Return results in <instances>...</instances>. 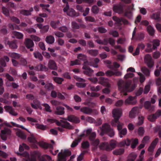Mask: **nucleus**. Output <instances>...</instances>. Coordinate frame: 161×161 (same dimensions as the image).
Listing matches in <instances>:
<instances>
[{
    "label": "nucleus",
    "instance_id": "0e129e2a",
    "mask_svg": "<svg viewBox=\"0 0 161 161\" xmlns=\"http://www.w3.org/2000/svg\"><path fill=\"white\" fill-rule=\"evenodd\" d=\"M20 13L24 15H30L31 14V13H30V12L28 11V10L23 9L21 10L20 11Z\"/></svg>",
    "mask_w": 161,
    "mask_h": 161
},
{
    "label": "nucleus",
    "instance_id": "09e8293b",
    "mask_svg": "<svg viewBox=\"0 0 161 161\" xmlns=\"http://www.w3.org/2000/svg\"><path fill=\"white\" fill-rule=\"evenodd\" d=\"M132 142L131 146V147L132 148L136 147L138 143V139L135 138L132 139Z\"/></svg>",
    "mask_w": 161,
    "mask_h": 161
},
{
    "label": "nucleus",
    "instance_id": "0eeeda50",
    "mask_svg": "<svg viewBox=\"0 0 161 161\" xmlns=\"http://www.w3.org/2000/svg\"><path fill=\"white\" fill-rule=\"evenodd\" d=\"M11 134V131L10 129L8 128H5L4 129L1 130L0 136L3 140L5 141L6 140L8 137Z\"/></svg>",
    "mask_w": 161,
    "mask_h": 161
},
{
    "label": "nucleus",
    "instance_id": "13d9d810",
    "mask_svg": "<svg viewBox=\"0 0 161 161\" xmlns=\"http://www.w3.org/2000/svg\"><path fill=\"white\" fill-rule=\"evenodd\" d=\"M51 160V157L47 155H44L41 158V161H48Z\"/></svg>",
    "mask_w": 161,
    "mask_h": 161
},
{
    "label": "nucleus",
    "instance_id": "a878e982",
    "mask_svg": "<svg viewBox=\"0 0 161 161\" xmlns=\"http://www.w3.org/2000/svg\"><path fill=\"white\" fill-rule=\"evenodd\" d=\"M67 120L71 122L78 123L80 122L79 119L73 115L69 116L68 117Z\"/></svg>",
    "mask_w": 161,
    "mask_h": 161
},
{
    "label": "nucleus",
    "instance_id": "39448f33",
    "mask_svg": "<svg viewBox=\"0 0 161 161\" xmlns=\"http://www.w3.org/2000/svg\"><path fill=\"white\" fill-rule=\"evenodd\" d=\"M71 154L70 152L68 150H62L58 155V161H66V157Z\"/></svg>",
    "mask_w": 161,
    "mask_h": 161
},
{
    "label": "nucleus",
    "instance_id": "9b49d317",
    "mask_svg": "<svg viewBox=\"0 0 161 161\" xmlns=\"http://www.w3.org/2000/svg\"><path fill=\"white\" fill-rule=\"evenodd\" d=\"M110 129V126L107 123L103 124L102 127L100 128L102 132L100 133V135L102 136L104 133H107Z\"/></svg>",
    "mask_w": 161,
    "mask_h": 161
},
{
    "label": "nucleus",
    "instance_id": "bb28decb",
    "mask_svg": "<svg viewBox=\"0 0 161 161\" xmlns=\"http://www.w3.org/2000/svg\"><path fill=\"white\" fill-rule=\"evenodd\" d=\"M46 42L49 44H52L55 42V38L52 35H49L46 36L45 38Z\"/></svg>",
    "mask_w": 161,
    "mask_h": 161
},
{
    "label": "nucleus",
    "instance_id": "680f3d73",
    "mask_svg": "<svg viewBox=\"0 0 161 161\" xmlns=\"http://www.w3.org/2000/svg\"><path fill=\"white\" fill-rule=\"evenodd\" d=\"M49 26L48 25L44 26L42 29L40 30V32L42 33H46L47 32L49 29Z\"/></svg>",
    "mask_w": 161,
    "mask_h": 161
},
{
    "label": "nucleus",
    "instance_id": "052dcab7",
    "mask_svg": "<svg viewBox=\"0 0 161 161\" xmlns=\"http://www.w3.org/2000/svg\"><path fill=\"white\" fill-rule=\"evenodd\" d=\"M31 38L34 41L36 42H38L41 40V38L38 36L35 35L30 36Z\"/></svg>",
    "mask_w": 161,
    "mask_h": 161
},
{
    "label": "nucleus",
    "instance_id": "f8f14e48",
    "mask_svg": "<svg viewBox=\"0 0 161 161\" xmlns=\"http://www.w3.org/2000/svg\"><path fill=\"white\" fill-rule=\"evenodd\" d=\"M99 83L107 87H110L108 80L106 78L101 77L99 78Z\"/></svg>",
    "mask_w": 161,
    "mask_h": 161
},
{
    "label": "nucleus",
    "instance_id": "e433bc0d",
    "mask_svg": "<svg viewBox=\"0 0 161 161\" xmlns=\"http://www.w3.org/2000/svg\"><path fill=\"white\" fill-rule=\"evenodd\" d=\"M137 157V155L135 153H132L129 156L128 159L127 161H134Z\"/></svg>",
    "mask_w": 161,
    "mask_h": 161
},
{
    "label": "nucleus",
    "instance_id": "c03bdc74",
    "mask_svg": "<svg viewBox=\"0 0 161 161\" xmlns=\"http://www.w3.org/2000/svg\"><path fill=\"white\" fill-rule=\"evenodd\" d=\"M141 70L146 75L149 76L150 75V71L147 68L145 67H142L141 68Z\"/></svg>",
    "mask_w": 161,
    "mask_h": 161
},
{
    "label": "nucleus",
    "instance_id": "473e14b6",
    "mask_svg": "<svg viewBox=\"0 0 161 161\" xmlns=\"http://www.w3.org/2000/svg\"><path fill=\"white\" fill-rule=\"evenodd\" d=\"M41 147H43L45 148H51L53 147V146L51 145L48 144L46 142H41L39 143L38 142V144Z\"/></svg>",
    "mask_w": 161,
    "mask_h": 161
},
{
    "label": "nucleus",
    "instance_id": "412c9836",
    "mask_svg": "<svg viewBox=\"0 0 161 161\" xmlns=\"http://www.w3.org/2000/svg\"><path fill=\"white\" fill-rule=\"evenodd\" d=\"M81 112L84 114H89L92 112V109L87 107H83L81 108L80 109Z\"/></svg>",
    "mask_w": 161,
    "mask_h": 161
},
{
    "label": "nucleus",
    "instance_id": "f03ea898",
    "mask_svg": "<svg viewBox=\"0 0 161 161\" xmlns=\"http://www.w3.org/2000/svg\"><path fill=\"white\" fill-rule=\"evenodd\" d=\"M116 145V141L112 140L109 143L106 142H102L99 145V147L100 149L101 150L110 151L115 147Z\"/></svg>",
    "mask_w": 161,
    "mask_h": 161
},
{
    "label": "nucleus",
    "instance_id": "c85d7f7f",
    "mask_svg": "<svg viewBox=\"0 0 161 161\" xmlns=\"http://www.w3.org/2000/svg\"><path fill=\"white\" fill-rule=\"evenodd\" d=\"M35 69L37 71H47L48 69L45 66L42 64H39L35 67Z\"/></svg>",
    "mask_w": 161,
    "mask_h": 161
},
{
    "label": "nucleus",
    "instance_id": "6e6552de",
    "mask_svg": "<svg viewBox=\"0 0 161 161\" xmlns=\"http://www.w3.org/2000/svg\"><path fill=\"white\" fill-rule=\"evenodd\" d=\"M133 7V4L129 6L125 13V15L129 19H131L132 16V11L134 10Z\"/></svg>",
    "mask_w": 161,
    "mask_h": 161
},
{
    "label": "nucleus",
    "instance_id": "ea45409f",
    "mask_svg": "<svg viewBox=\"0 0 161 161\" xmlns=\"http://www.w3.org/2000/svg\"><path fill=\"white\" fill-rule=\"evenodd\" d=\"M147 30L150 36H153L155 32V30L153 27L151 25H149L147 27Z\"/></svg>",
    "mask_w": 161,
    "mask_h": 161
},
{
    "label": "nucleus",
    "instance_id": "3c124183",
    "mask_svg": "<svg viewBox=\"0 0 161 161\" xmlns=\"http://www.w3.org/2000/svg\"><path fill=\"white\" fill-rule=\"evenodd\" d=\"M53 80L56 82L58 84H62V82L64 81V79L63 78L59 77H54Z\"/></svg>",
    "mask_w": 161,
    "mask_h": 161
},
{
    "label": "nucleus",
    "instance_id": "ddd939ff",
    "mask_svg": "<svg viewBox=\"0 0 161 161\" xmlns=\"http://www.w3.org/2000/svg\"><path fill=\"white\" fill-rule=\"evenodd\" d=\"M5 111L9 113L10 114L13 116H16L18 115L17 113L16 112L12 107L9 106H6L4 107Z\"/></svg>",
    "mask_w": 161,
    "mask_h": 161
},
{
    "label": "nucleus",
    "instance_id": "423d86ee",
    "mask_svg": "<svg viewBox=\"0 0 161 161\" xmlns=\"http://www.w3.org/2000/svg\"><path fill=\"white\" fill-rule=\"evenodd\" d=\"M144 61L148 67L149 68L152 67L154 65V61L152 59L151 56L149 54H147L145 56Z\"/></svg>",
    "mask_w": 161,
    "mask_h": 161
},
{
    "label": "nucleus",
    "instance_id": "338daca9",
    "mask_svg": "<svg viewBox=\"0 0 161 161\" xmlns=\"http://www.w3.org/2000/svg\"><path fill=\"white\" fill-rule=\"evenodd\" d=\"M45 88L47 90H51L53 89L54 87L51 83H48L45 85Z\"/></svg>",
    "mask_w": 161,
    "mask_h": 161
},
{
    "label": "nucleus",
    "instance_id": "f3484780",
    "mask_svg": "<svg viewBox=\"0 0 161 161\" xmlns=\"http://www.w3.org/2000/svg\"><path fill=\"white\" fill-rule=\"evenodd\" d=\"M33 103H31V107L35 109H42V107L41 106V104L40 102L37 100H34L33 101Z\"/></svg>",
    "mask_w": 161,
    "mask_h": 161
},
{
    "label": "nucleus",
    "instance_id": "69168bd1",
    "mask_svg": "<svg viewBox=\"0 0 161 161\" xmlns=\"http://www.w3.org/2000/svg\"><path fill=\"white\" fill-rule=\"evenodd\" d=\"M144 107L145 108L149 110H151V105L150 102L149 101H147L145 102L144 104Z\"/></svg>",
    "mask_w": 161,
    "mask_h": 161
},
{
    "label": "nucleus",
    "instance_id": "2eb2a0df",
    "mask_svg": "<svg viewBox=\"0 0 161 161\" xmlns=\"http://www.w3.org/2000/svg\"><path fill=\"white\" fill-rule=\"evenodd\" d=\"M48 68L51 69L57 70L58 67L55 62L53 60H49L47 64Z\"/></svg>",
    "mask_w": 161,
    "mask_h": 161
},
{
    "label": "nucleus",
    "instance_id": "dca6fc26",
    "mask_svg": "<svg viewBox=\"0 0 161 161\" xmlns=\"http://www.w3.org/2000/svg\"><path fill=\"white\" fill-rule=\"evenodd\" d=\"M61 123L56 121V124L58 125H61L63 127L69 129H72L73 127L70 125L69 123L66 121H61Z\"/></svg>",
    "mask_w": 161,
    "mask_h": 161
},
{
    "label": "nucleus",
    "instance_id": "5701e85b",
    "mask_svg": "<svg viewBox=\"0 0 161 161\" xmlns=\"http://www.w3.org/2000/svg\"><path fill=\"white\" fill-rule=\"evenodd\" d=\"M25 44L27 48H30L34 46V43L33 41L30 39H25Z\"/></svg>",
    "mask_w": 161,
    "mask_h": 161
},
{
    "label": "nucleus",
    "instance_id": "4468645a",
    "mask_svg": "<svg viewBox=\"0 0 161 161\" xmlns=\"http://www.w3.org/2000/svg\"><path fill=\"white\" fill-rule=\"evenodd\" d=\"M86 63H85L82 68V69L85 70L83 72L85 74L89 76H91L93 72V71L90 68L86 66Z\"/></svg>",
    "mask_w": 161,
    "mask_h": 161
},
{
    "label": "nucleus",
    "instance_id": "cd10ccee",
    "mask_svg": "<svg viewBox=\"0 0 161 161\" xmlns=\"http://www.w3.org/2000/svg\"><path fill=\"white\" fill-rule=\"evenodd\" d=\"M9 61L8 57L7 56H4L2 58H1L0 60V64L3 67H5L6 66L5 61L8 62Z\"/></svg>",
    "mask_w": 161,
    "mask_h": 161
},
{
    "label": "nucleus",
    "instance_id": "603ef678",
    "mask_svg": "<svg viewBox=\"0 0 161 161\" xmlns=\"http://www.w3.org/2000/svg\"><path fill=\"white\" fill-rule=\"evenodd\" d=\"M34 55L36 58H38L41 61L42 60V56L40 53L39 52H34Z\"/></svg>",
    "mask_w": 161,
    "mask_h": 161
},
{
    "label": "nucleus",
    "instance_id": "6e6d98bb",
    "mask_svg": "<svg viewBox=\"0 0 161 161\" xmlns=\"http://www.w3.org/2000/svg\"><path fill=\"white\" fill-rule=\"evenodd\" d=\"M91 10L94 14H97L99 11V8L96 5L93 6L92 7Z\"/></svg>",
    "mask_w": 161,
    "mask_h": 161
},
{
    "label": "nucleus",
    "instance_id": "a18cd8bd",
    "mask_svg": "<svg viewBox=\"0 0 161 161\" xmlns=\"http://www.w3.org/2000/svg\"><path fill=\"white\" fill-rule=\"evenodd\" d=\"M152 43L153 45V48L154 49L159 45L160 41L157 39L154 40L152 42Z\"/></svg>",
    "mask_w": 161,
    "mask_h": 161
},
{
    "label": "nucleus",
    "instance_id": "4c0bfd02",
    "mask_svg": "<svg viewBox=\"0 0 161 161\" xmlns=\"http://www.w3.org/2000/svg\"><path fill=\"white\" fill-rule=\"evenodd\" d=\"M8 44L9 47L11 48L15 49L17 48L18 47L16 41H9L8 42Z\"/></svg>",
    "mask_w": 161,
    "mask_h": 161
},
{
    "label": "nucleus",
    "instance_id": "49530a36",
    "mask_svg": "<svg viewBox=\"0 0 161 161\" xmlns=\"http://www.w3.org/2000/svg\"><path fill=\"white\" fill-rule=\"evenodd\" d=\"M157 119L154 114L149 115L147 117L148 119L151 122L154 121Z\"/></svg>",
    "mask_w": 161,
    "mask_h": 161
},
{
    "label": "nucleus",
    "instance_id": "c9c22d12",
    "mask_svg": "<svg viewBox=\"0 0 161 161\" xmlns=\"http://www.w3.org/2000/svg\"><path fill=\"white\" fill-rule=\"evenodd\" d=\"M124 150L123 149L120 148L116 149L113 152V153L115 155H120L123 153Z\"/></svg>",
    "mask_w": 161,
    "mask_h": 161
},
{
    "label": "nucleus",
    "instance_id": "4be33fe9",
    "mask_svg": "<svg viewBox=\"0 0 161 161\" xmlns=\"http://www.w3.org/2000/svg\"><path fill=\"white\" fill-rule=\"evenodd\" d=\"M12 36L13 38L19 39H22L23 37V35L22 33L16 31H13L12 32Z\"/></svg>",
    "mask_w": 161,
    "mask_h": 161
},
{
    "label": "nucleus",
    "instance_id": "20e7f679",
    "mask_svg": "<svg viewBox=\"0 0 161 161\" xmlns=\"http://www.w3.org/2000/svg\"><path fill=\"white\" fill-rule=\"evenodd\" d=\"M16 153L18 155H22L23 156L25 157L27 159H29L30 161H36V158L38 157L40 155L39 152L34 151L31 153V158H29V154L27 152H25L22 154L19 152H17Z\"/></svg>",
    "mask_w": 161,
    "mask_h": 161
},
{
    "label": "nucleus",
    "instance_id": "72a5a7b5",
    "mask_svg": "<svg viewBox=\"0 0 161 161\" xmlns=\"http://www.w3.org/2000/svg\"><path fill=\"white\" fill-rule=\"evenodd\" d=\"M150 17L151 18L157 21H159L161 20V19L160 17V13H159L153 14L151 15Z\"/></svg>",
    "mask_w": 161,
    "mask_h": 161
},
{
    "label": "nucleus",
    "instance_id": "9d476101",
    "mask_svg": "<svg viewBox=\"0 0 161 161\" xmlns=\"http://www.w3.org/2000/svg\"><path fill=\"white\" fill-rule=\"evenodd\" d=\"M136 103L135 99V97L132 96H129L126 99L125 101V104L126 105H134Z\"/></svg>",
    "mask_w": 161,
    "mask_h": 161
},
{
    "label": "nucleus",
    "instance_id": "f704fd0d",
    "mask_svg": "<svg viewBox=\"0 0 161 161\" xmlns=\"http://www.w3.org/2000/svg\"><path fill=\"white\" fill-rule=\"evenodd\" d=\"M9 56L11 57L12 59H19L20 57V55L16 53H8Z\"/></svg>",
    "mask_w": 161,
    "mask_h": 161
},
{
    "label": "nucleus",
    "instance_id": "6ab92c4d",
    "mask_svg": "<svg viewBox=\"0 0 161 161\" xmlns=\"http://www.w3.org/2000/svg\"><path fill=\"white\" fill-rule=\"evenodd\" d=\"M113 11L118 13L120 14L123 12L122 6L120 5H115L113 7Z\"/></svg>",
    "mask_w": 161,
    "mask_h": 161
},
{
    "label": "nucleus",
    "instance_id": "a211bd4d",
    "mask_svg": "<svg viewBox=\"0 0 161 161\" xmlns=\"http://www.w3.org/2000/svg\"><path fill=\"white\" fill-rule=\"evenodd\" d=\"M113 19L118 24H122V23L125 24H128V21L122 18L119 19L116 17L114 16L113 17Z\"/></svg>",
    "mask_w": 161,
    "mask_h": 161
},
{
    "label": "nucleus",
    "instance_id": "2f4dec72",
    "mask_svg": "<svg viewBox=\"0 0 161 161\" xmlns=\"http://www.w3.org/2000/svg\"><path fill=\"white\" fill-rule=\"evenodd\" d=\"M16 134L17 136L23 139H25L26 135L20 130L18 129L16 132Z\"/></svg>",
    "mask_w": 161,
    "mask_h": 161
},
{
    "label": "nucleus",
    "instance_id": "e2e57ef3",
    "mask_svg": "<svg viewBox=\"0 0 161 161\" xmlns=\"http://www.w3.org/2000/svg\"><path fill=\"white\" fill-rule=\"evenodd\" d=\"M10 20L12 22L15 23L19 24L20 23V20L19 19L15 17H10Z\"/></svg>",
    "mask_w": 161,
    "mask_h": 161
},
{
    "label": "nucleus",
    "instance_id": "f257e3e1",
    "mask_svg": "<svg viewBox=\"0 0 161 161\" xmlns=\"http://www.w3.org/2000/svg\"><path fill=\"white\" fill-rule=\"evenodd\" d=\"M118 89L124 95H126L128 92L132 91L136 87L135 84L131 85V81L128 80L125 82L122 80L118 83Z\"/></svg>",
    "mask_w": 161,
    "mask_h": 161
},
{
    "label": "nucleus",
    "instance_id": "de8ad7c7",
    "mask_svg": "<svg viewBox=\"0 0 161 161\" xmlns=\"http://www.w3.org/2000/svg\"><path fill=\"white\" fill-rule=\"evenodd\" d=\"M88 53L92 56H96L98 53V51L97 50H90L87 51Z\"/></svg>",
    "mask_w": 161,
    "mask_h": 161
},
{
    "label": "nucleus",
    "instance_id": "8fccbe9b",
    "mask_svg": "<svg viewBox=\"0 0 161 161\" xmlns=\"http://www.w3.org/2000/svg\"><path fill=\"white\" fill-rule=\"evenodd\" d=\"M40 6L42 8V9L45 10L49 13L51 12L50 10L48 8L50 6V5L49 4H40Z\"/></svg>",
    "mask_w": 161,
    "mask_h": 161
},
{
    "label": "nucleus",
    "instance_id": "79ce46f5",
    "mask_svg": "<svg viewBox=\"0 0 161 161\" xmlns=\"http://www.w3.org/2000/svg\"><path fill=\"white\" fill-rule=\"evenodd\" d=\"M60 23L59 21H52L50 23L51 27L54 29L56 28L60 25Z\"/></svg>",
    "mask_w": 161,
    "mask_h": 161
},
{
    "label": "nucleus",
    "instance_id": "58836bf2",
    "mask_svg": "<svg viewBox=\"0 0 161 161\" xmlns=\"http://www.w3.org/2000/svg\"><path fill=\"white\" fill-rule=\"evenodd\" d=\"M29 148V147L26 145L25 144L23 143L22 144L19 145V151L20 152H22L24 151L25 149H28Z\"/></svg>",
    "mask_w": 161,
    "mask_h": 161
},
{
    "label": "nucleus",
    "instance_id": "7c9ffc66",
    "mask_svg": "<svg viewBox=\"0 0 161 161\" xmlns=\"http://www.w3.org/2000/svg\"><path fill=\"white\" fill-rule=\"evenodd\" d=\"M27 140L29 142L33 144H38V142L32 134H31L30 136L28 138Z\"/></svg>",
    "mask_w": 161,
    "mask_h": 161
},
{
    "label": "nucleus",
    "instance_id": "aec40b11",
    "mask_svg": "<svg viewBox=\"0 0 161 161\" xmlns=\"http://www.w3.org/2000/svg\"><path fill=\"white\" fill-rule=\"evenodd\" d=\"M158 138H156L151 143V145L148 147V150L149 152H153L154 148L158 142Z\"/></svg>",
    "mask_w": 161,
    "mask_h": 161
},
{
    "label": "nucleus",
    "instance_id": "864d4df0",
    "mask_svg": "<svg viewBox=\"0 0 161 161\" xmlns=\"http://www.w3.org/2000/svg\"><path fill=\"white\" fill-rule=\"evenodd\" d=\"M42 105L44 107V109L46 111L48 112H52L51 107L48 104L45 103L43 104Z\"/></svg>",
    "mask_w": 161,
    "mask_h": 161
},
{
    "label": "nucleus",
    "instance_id": "b1692460",
    "mask_svg": "<svg viewBox=\"0 0 161 161\" xmlns=\"http://www.w3.org/2000/svg\"><path fill=\"white\" fill-rule=\"evenodd\" d=\"M130 140L127 138L120 142L119 145L120 147L128 146L130 145Z\"/></svg>",
    "mask_w": 161,
    "mask_h": 161
},
{
    "label": "nucleus",
    "instance_id": "37998d69",
    "mask_svg": "<svg viewBox=\"0 0 161 161\" xmlns=\"http://www.w3.org/2000/svg\"><path fill=\"white\" fill-rule=\"evenodd\" d=\"M115 125H113V124H111L113 126H117V129L119 130L122 129L123 126L124 125V124L120 122L119 120L117 122H115Z\"/></svg>",
    "mask_w": 161,
    "mask_h": 161
},
{
    "label": "nucleus",
    "instance_id": "a19ab883",
    "mask_svg": "<svg viewBox=\"0 0 161 161\" xmlns=\"http://www.w3.org/2000/svg\"><path fill=\"white\" fill-rule=\"evenodd\" d=\"M119 132V136L120 138L123 137V136L125 135L127 133V130L126 128H124L123 129H121L118 131Z\"/></svg>",
    "mask_w": 161,
    "mask_h": 161
},
{
    "label": "nucleus",
    "instance_id": "393cba45",
    "mask_svg": "<svg viewBox=\"0 0 161 161\" xmlns=\"http://www.w3.org/2000/svg\"><path fill=\"white\" fill-rule=\"evenodd\" d=\"M68 15L71 16H78L79 15L78 13H76L75 10L72 8H70L67 12Z\"/></svg>",
    "mask_w": 161,
    "mask_h": 161
},
{
    "label": "nucleus",
    "instance_id": "1a4fd4ad",
    "mask_svg": "<svg viewBox=\"0 0 161 161\" xmlns=\"http://www.w3.org/2000/svg\"><path fill=\"white\" fill-rule=\"evenodd\" d=\"M139 108L137 107H135L133 108L130 112L129 117L130 118H134L136 115L139 113Z\"/></svg>",
    "mask_w": 161,
    "mask_h": 161
},
{
    "label": "nucleus",
    "instance_id": "7ed1b4c3",
    "mask_svg": "<svg viewBox=\"0 0 161 161\" xmlns=\"http://www.w3.org/2000/svg\"><path fill=\"white\" fill-rule=\"evenodd\" d=\"M112 116L114 119L111 122V124L115 125V123L117 122L122 114V111L121 108H115L112 111Z\"/></svg>",
    "mask_w": 161,
    "mask_h": 161
},
{
    "label": "nucleus",
    "instance_id": "bf43d9fd",
    "mask_svg": "<svg viewBox=\"0 0 161 161\" xmlns=\"http://www.w3.org/2000/svg\"><path fill=\"white\" fill-rule=\"evenodd\" d=\"M96 42L99 44H101L103 45H106L107 44L108 42H107V39H104L103 40H97Z\"/></svg>",
    "mask_w": 161,
    "mask_h": 161
},
{
    "label": "nucleus",
    "instance_id": "774afa93",
    "mask_svg": "<svg viewBox=\"0 0 161 161\" xmlns=\"http://www.w3.org/2000/svg\"><path fill=\"white\" fill-rule=\"evenodd\" d=\"M109 34L114 37H117L119 35L118 32L114 30H111L110 31Z\"/></svg>",
    "mask_w": 161,
    "mask_h": 161
},
{
    "label": "nucleus",
    "instance_id": "c756f323",
    "mask_svg": "<svg viewBox=\"0 0 161 161\" xmlns=\"http://www.w3.org/2000/svg\"><path fill=\"white\" fill-rule=\"evenodd\" d=\"M64 108L63 107L60 106L56 108V111L55 113L56 114L58 115H63L64 113Z\"/></svg>",
    "mask_w": 161,
    "mask_h": 161
},
{
    "label": "nucleus",
    "instance_id": "4d7b16f0",
    "mask_svg": "<svg viewBox=\"0 0 161 161\" xmlns=\"http://www.w3.org/2000/svg\"><path fill=\"white\" fill-rule=\"evenodd\" d=\"M99 59L98 58H95L94 59V61L95 63V64L93 63H89V65L92 66L95 68H97L98 67V65L97 64L99 62Z\"/></svg>",
    "mask_w": 161,
    "mask_h": 161
},
{
    "label": "nucleus",
    "instance_id": "5fc2aeb1",
    "mask_svg": "<svg viewBox=\"0 0 161 161\" xmlns=\"http://www.w3.org/2000/svg\"><path fill=\"white\" fill-rule=\"evenodd\" d=\"M137 132L139 136H143L144 133V130L143 128L142 127H140L138 128Z\"/></svg>",
    "mask_w": 161,
    "mask_h": 161
}]
</instances>
